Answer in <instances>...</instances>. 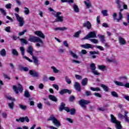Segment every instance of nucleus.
Here are the masks:
<instances>
[{"label":"nucleus","mask_w":129,"mask_h":129,"mask_svg":"<svg viewBox=\"0 0 129 129\" xmlns=\"http://www.w3.org/2000/svg\"><path fill=\"white\" fill-rule=\"evenodd\" d=\"M34 34L38 37L30 35L28 41L32 43H36L35 44V46L37 47V48L43 47V45H44V41H43L40 38L42 39H45V35L40 31H35Z\"/></svg>","instance_id":"f257e3e1"},{"label":"nucleus","mask_w":129,"mask_h":129,"mask_svg":"<svg viewBox=\"0 0 129 129\" xmlns=\"http://www.w3.org/2000/svg\"><path fill=\"white\" fill-rule=\"evenodd\" d=\"M27 52L28 53V54H30V55L32 56V59L34 60L33 63H34L35 65L36 66H39V65H40V63H39V60H38L37 57L34 56V53H33L34 52V48H33V46H30L28 47Z\"/></svg>","instance_id":"f03ea898"},{"label":"nucleus","mask_w":129,"mask_h":129,"mask_svg":"<svg viewBox=\"0 0 129 129\" xmlns=\"http://www.w3.org/2000/svg\"><path fill=\"white\" fill-rule=\"evenodd\" d=\"M111 117V122L112 123H115V126L116 129H122V126H121V124H120V122L116 120V118L114 117L113 114L110 115Z\"/></svg>","instance_id":"7ed1b4c3"},{"label":"nucleus","mask_w":129,"mask_h":129,"mask_svg":"<svg viewBox=\"0 0 129 129\" xmlns=\"http://www.w3.org/2000/svg\"><path fill=\"white\" fill-rule=\"evenodd\" d=\"M47 120L50 121L52 120V123L54 125H56V126H60L61 125V123H60V121L56 118V117L54 116V115L52 114L50 117H49Z\"/></svg>","instance_id":"20e7f679"},{"label":"nucleus","mask_w":129,"mask_h":129,"mask_svg":"<svg viewBox=\"0 0 129 129\" xmlns=\"http://www.w3.org/2000/svg\"><path fill=\"white\" fill-rule=\"evenodd\" d=\"M91 103V102H90V101L85 99H81L79 101V105H80V106L84 110L86 109L87 107L86 105H85L89 104V103Z\"/></svg>","instance_id":"39448f33"},{"label":"nucleus","mask_w":129,"mask_h":129,"mask_svg":"<svg viewBox=\"0 0 129 129\" xmlns=\"http://www.w3.org/2000/svg\"><path fill=\"white\" fill-rule=\"evenodd\" d=\"M13 89L14 91L15 92L16 94H19V91L20 92V93H22L23 92V90H24V88H23V86L21 85L20 84H18V88L17 86H13Z\"/></svg>","instance_id":"423d86ee"},{"label":"nucleus","mask_w":129,"mask_h":129,"mask_svg":"<svg viewBox=\"0 0 129 129\" xmlns=\"http://www.w3.org/2000/svg\"><path fill=\"white\" fill-rule=\"evenodd\" d=\"M61 14H62V13H61L60 12H56V13L54 15V17H55V18H56L55 19L54 22H60V23H62V22H63V19L64 17L63 16H60V15H61Z\"/></svg>","instance_id":"0eeeda50"},{"label":"nucleus","mask_w":129,"mask_h":129,"mask_svg":"<svg viewBox=\"0 0 129 129\" xmlns=\"http://www.w3.org/2000/svg\"><path fill=\"white\" fill-rule=\"evenodd\" d=\"M90 38H97V37L96 36V32H90L83 38V40H88V39H90Z\"/></svg>","instance_id":"6e6552de"},{"label":"nucleus","mask_w":129,"mask_h":129,"mask_svg":"<svg viewBox=\"0 0 129 129\" xmlns=\"http://www.w3.org/2000/svg\"><path fill=\"white\" fill-rule=\"evenodd\" d=\"M17 21L19 22V27H23L24 26V24L25 23V21H24V18L23 17H20L19 14L17 13L14 14Z\"/></svg>","instance_id":"1a4fd4ad"},{"label":"nucleus","mask_w":129,"mask_h":129,"mask_svg":"<svg viewBox=\"0 0 129 129\" xmlns=\"http://www.w3.org/2000/svg\"><path fill=\"white\" fill-rule=\"evenodd\" d=\"M82 48L84 49H93L95 47L94 45L90 44L89 43H85V44H82L81 45Z\"/></svg>","instance_id":"9d476101"},{"label":"nucleus","mask_w":129,"mask_h":129,"mask_svg":"<svg viewBox=\"0 0 129 129\" xmlns=\"http://www.w3.org/2000/svg\"><path fill=\"white\" fill-rule=\"evenodd\" d=\"M25 120H26L27 122H29L30 121V119H29V117H28V116H25V117H20L19 119H16V121H18V122L21 121V122H24Z\"/></svg>","instance_id":"9b49d317"},{"label":"nucleus","mask_w":129,"mask_h":129,"mask_svg":"<svg viewBox=\"0 0 129 129\" xmlns=\"http://www.w3.org/2000/svg\"><path fill=\"white\" fill-rule=\"evenodd\" d=\"M29 74L32 76V77H36V78H39V74L36 71V70H30Z\"/></svg>","instance_id":"f8f14e48"},{"label":"nucleus","mask_w":129,"mask_h":129,"mask_svg":"<svg viewBox=\"0 0 129 129\" xmlns=\"http://www.w3.org/2000/svg\"><path fill=\"white\" fill-rule=\"evenodd\" d=\"M89 54L90 56H91L92 59H96V55H99V51L97 50L94 51H89Z\"/></svg>","instance_id":"ddd939ff"},{"label":"nucleus","mask_w":129,"mask_h":129,"mask_svg":"<svg viewBox=\"0 0 129 129\" xmlns=\"http://www.w3.org/2000/svg\"><path fill=\"white\" fill-rule=\"evenodd\" d=\"M65 93H68V94H71L72 93V91L71 90H68V89H63L59 92V94L61 95H63V94H65Z\"/></svg>","instance_id":"4468645a"},{"label":"nucleus","mask_w":129,"mask_h":129,"mask_svg":"<svg viewBox=\"0 0 129 129\" xmlns=\"http://www.w3.org/2000/svg\"><path fill=\"white\" fill-rule=\"evenodd\" d=\"M83 27H84V28H87L88 30H90V29H91V27H92V25H91L90 22L87 21L83 23Z\"/></svg>","instance_id":"2eb2a0df"},{"label":"nucleus","mask_w":129,"mask_h":129,"mask_svg":"<svg viewBox=\"0 0 129 129\" xmlns=\"http://www.w3.org/2000/svg\"><path fill=\"white\" fill-rule=\"evenodd\" d=\"M74 87L75 89H76L77 91H78V92H80V91H81V86L80 85V84H79V83L77 82H75Z\"/></svg>","instance_id":"dca6fc26"},{"label":"nucleus","mask_w":129,"mask_h":129,"mask_svg":"<svg viewBox=\"0 0 129 129\" xmlns=\"http://www.w3.org/2000/svg\"><path fill=\"white\" fill-rule=\"evenodd\" d=\"M87 83H88V79H87V78H84L81 82L82 86H86V85H87Z\"/></svg>","instance_id":"f3484780"},{"label":"nucleus","mask_w":129,"mask_h":129,"mask_svg":"<svg viewBox=\"0 0 129 129\" xmlns=\"http://www.w3.org/2000/svg\"><path fill=\"white\" fill-rule=\"evenodd\" d=\"M115 3L117 4L118 9H120L121 8V5H123V2L120 0H116Z\"/></svg>","instance_id":"a211bd4d"},{"label":"nucleus","mask_w":129,"mask_h":129,"mask_svg":"<svg viewBox=\"0 0 129 129\" xmlns=\"http://www.w3.org/2000/svg\"><path fill=\"white\" fill-rule=\"evenodd\" d=\"M100 86L103 88L104 91H105V92H108V90H109L108 87L103 84H101Z\"/></svg>","instance_id":"6ab92c4d"},{"label":"nucleus","mask_w":129,"mask_h":129,"mask_svg":"<svg viewBox=\"0 0 129 129\" xmlns=\"http://www.w3.org/2000/svg\"><path fill=\"white\" fill-rule=\"evenodd\" d=\"M48 97L50 100L54 101V102H57V101H58V99H57V98L54 95H49Z\"/></svg>","instance_id":"aec40b11"},{"label":"nucleus","mask_w":129,"mask_h":129,"mask_svg":"<svg viewBox=\"0 0 129 129\" xmlns=\"http://www.w3.org/2000/svg\"><path fill=\"white\" fill-rule=\"evenodd\" d=\"M118 41H119V43H120V44H121V45H125V44H126V42L125 41V40H124L123 38L121 37H119L118 38Z\"/></svg>","instance_id":"412c9836"},{"label":"nucleus","mask_w":129,"mask_h":129,"mask_svg":"<svg viewBox=\"0 0 129 129\" xmlns=\"http://www.w3.org/2000/svg\"><path fill=\"white\" fill-rule=\"evenodd\" d=\"M68 28L66 27H56L54 28L55 31H65V30H68Z\"/></svg>","instance_id":"4be33fe9"},{"label":"nucleus","mask_w":129,"mask_h":129,"mask_svg":"<svg viewBox=\"0 0 129 129\" xmlns=\"http://www.w3.org/2000/svg\"><path fill=\"white\" fill-rule=\"evenodd\" d=\"M0 55L1 56H2V57H5V56L7 55V51H6L5 48L2 49L0 51Z\"/></svg>","instance_id":"5701e85b"},{"label":"nucleus","mask_w":129,"mask_h":129,"mask_svg":"<svg viewBox=\"0 0 129 129\" xmlns=\"http://www.w3.org/2000/svg\"><path fill=\"white\" fill-rule=\"evenodd\" d=\"M124 112L125 121H126V122H129V118L128 116H127V113H128V112L127 111H124Z\"/></svg>","instance_id":"b1692460"},{"label":"nucleus","mask_w":129,"mask_h":129,"mask_svg":"<svg viewBox=\"0 0 129 129\" xmlns=\"http://www.w3.org/2000/svg\"><path fill=\"white\" fill-rule=\"evenodd\" d=\"M98 38L100 39L101 43H104L105 42V36L104 35H97Z\"/></svg>","instance_id":"393cba45"},{"label":"nucleus","mask_w":129,"mask_h":129,"mask_svg":"<svg viewBox=\"0 0 129 129\" xmlns=\"http://www.w3.org/2000/svg\"><path fill=\"white\" fill-rule=\"evenodd\" d=\"M119 79L120 81H122V82H126L127 81V77L126 76H120Z\"/></svg>","instance_id":"a878e982"},{"label":"nucleus","mask_w":129,"mask_h":129,"mask_svg":"<svg viewBox=\"0 0 129 129\" xmlns=\"http://www.w3.org/2000/svg\"><path fill=\"white\" fill-rule=\"evenodd\" d=\"M65 105L66 104H64V102H62L60 104V107L59 108V111H63L65 108Z\"/></svg>","instance_id":"bb28decb"},{"label":"nucleus","mask_w":129,"mask_h":129,"mask_svg":"<svg viewBox=\"0 0 129 129\" xmlns=\"http://www.w3.org/2000/svg\"><path fill=\"white\" fill-rule=\"evenodd\" d=\"M111 95L112 96H113V97H115L116 98H118L119 97L118 94H117V93H116L115 91L111 92Z\"/></svg>","instance_id":"cd10ccee"},{"label":"nucleus","mask_w":129,"mask_h":129,"mask_svg":"<svg viewBox=\"0 0 129 129\" xmlns=\"http://www.w3.org/2000/svg\"><path fill=\"white\" fill-rule=\"evenodd\" d=\"M24 96L26 97V98H29V97H31V95L30 93H29V91L28 90H26L24 92Z\"/></svg>","instance_id":"c85d7f7f"},{"label":"nucleus","mask_w":129,"mask_h":129,"mask_svg":"<svg viewBox=\"0 0 129 129\" xmlns=\"http://www.w3.org/2000/svg\"><path fill=\"white\" fill-rule=\"evenodd\" d=\"M73 9L75 13H79V8H78V6L77 5L74 4L73 6Z\"/></svg>","instance_id":"c756f323"},{"label":"nucleus","mask_w":129,"mask_h":129,"mask_svg":"<svg viewBox=\"0 0 129 129\" xmlns=\"http://www.w3.org/2000/svg\"><path fill=\"white\" fill-rule=\"evenodd\" d=\"M70 53L72 55V57H73V58H75V59H78V55L75 54L74 52H73V51H71Z\"/></svg>","instance_id":"7c9ffc66"},{"label":"nucleus","mask_w":129,"mask_h":129,"mask_svg":"<svg viewBox=\"0 0 129 129\" xmlns=\"http://www.w3.org/2000/svg\"><path fill=\"white\" fill-rule=\"evenodd\" d=\"M114 83L116 84V85H117L118 86H123V83L118 82L117 81H114Z\"/></svg>","instance_id":"2f4dec72"},{"label":"nucleus","mask_w":129,"mask_h":129,"mask_svg":"<svg viewBox=\"0 0 129 129\" xmlns=\"http://www.w3.org/2000/svg\"><path fill=\"white\" fill-rule=\"evenodd\" d=\"M19 107L21 109H22V110H26V109H27V106L24 105L23 104H20L19 105Z\"/></svg>","instance_id":"473e14b6"},{"label":"nucleus","mask_w":129,"mask_h":129,"mask_svg":"<svg viewBox=\"0 0 129 129\" xmlns=\"http://www.w3.org/2000/svg\"><path fill=\"white\" fill-rule=\"evenodd\" d=\"M90 68L91 69L92 71H94L96 69V66H95V64L92 63L90 66Z\"/></svg>","instance_id":"72a5a7b5"},{"label":"nucleus","mask_w":129,"mask_h":129,"mask_svg":"<svg viewBox=\"0 0 129 129\" xmlns=\"http://www.w3.org/2000/svg\"><path fill=\"white\" fill-rule=\"evenodd\" d=\"M90 90H92V91H101L100 88L98 87L94 88V87H91Z\"/></svg>","instance_id":"f704fd0d"},{"label":"nucleus","mask_w":129,"mask_h":129,"mask_svg":"<svg viewBox=\"0 0 129 129\" xmlns=\"http://www.w3.org/2000/svg\"><path fill=\"white\" fill-rule=\"evenodd\" d=\"M19 40L22 44H25L26 45L28 44V41L26 39H25V38H20Z\"/></svg>","instance_id":"c9c22d12"},{"label":"nucleus","mask_w":129,"mask_h":129,"mask_svg":"<svg viewBox=\"0 0 129 129\" xmlns=\"http://www.w3.org/2000/svg\"><path fill=\"white\" fill-rule=\"evenodd\" d=\"M14 106H15V103H14V102L9 103L8 104V107H9V108H10V109H14Z\"/></svg>","instance_id":"e433bc0d"},{"label":"nucleus","mask_w":129,"mask_h":129,"mask_svg":"<svg viewBox=\"0 0 129 129\" xmlns=\"http://www.w3.org/2000/svg\"><path fill=\"white\" fill-rule=\"evenodd\" d=\"M75 100V96H74L73 95H72L71 96H70L69 98V101L70 102H73Z\"/></svg>","instance_id":"4c0bfd02"},{"label":"nucleus","mask_w":129,"mask_h":129,"mask_svg":"<svg viewBox=\"0 0 129 129\" xmlns=\"http://www.w3.org/2000/svg\"><path fill=\"white\" fill-rule=\"evenodd\" d=\"M89 40L90 42L93 43V44H98V40L96 39H89Z\"/></svg>","instance_id":"58836bf2"},{"label":"nucleus","mask_w":129,"mask_h":129,"mask_svg":"<svg viewBox=\"0 0 129 129\" xmlns=\"http://www.w3.org/2000/svg\"><path fill=\"white\" fill-rule=\"evenodd\" d=\"M84 3L85 6H86L87 9H89V8H90V7H91V4H90V2L87 3V2H86V1H84Z\"/></svg>","instance_id":"ea45409f"},{"label":"nucleus","mask_w":129,"mask_h":129,"mask_svg":"<svg viewBox=\"0 0 129 129\" xmlns=\"http://www.w3.org/2000/svg\"><path fill=\"white\" fill-rule=\"evenodd\" d=\"M12 54L14 55V56H19V53H18V51L15 49H12Z\"/></svg>","instance_id":"a19ab883"},{"label":"nucleus","mask_w":129,"mask_h":129,"mask_svg":"<svg viewBox=\"0 0 129 129\" xmlns=\"http://www.w3.org/2000/svg\"><path fill=\"white\" fill-rule=\"evenodd\" d=\"M121 19H122V14L121 13V12H119V17L118 19H116L117 23H118L119 22V21H120V20H121Z\"/></svg>","instance_id":"79ce46f5"},{"label":"nucleus","mask_w":129,"mask_h":129,"mask_svg":"<svg viewBox=\"0 0 129 129\" xmlns=\"http://www.w3.org/2000/svg\"><path fill=\"white\" fill-rule=\"evenodd\" d=\"M118 117L120 120H121V119H123V118H124V115H122V114L120 113H119L118 114Z\"/></svg>","instance_id":"37998d69"},{"label":"nucleus","mask_w":129,"mask_h":129,"mask_svg":"<svg viewBox=\"0 0 129 129\" xmlns=\"http://www.w3.org/2000/svg\"><path fill=\"white\" fill-rule=\"evenodd\" d=\"M24 13L25 15H29V14H30V10L27 7L24 8Z\"/></svg>","instance_id":"c03bdc74"},{"label":"nucleus","mask_w":129,"mask_h":129,"mask_svg":"<svg viewBox=\"0 0 129 129\" xmlns=\"http://www.w3.org/2000/svg\"><path fill=\"white\" fill-rule=\"evenodd\" d=\"M70 114H71V115H74V114H75V113H76V110L74 108H72L70 110Z\"/></svg>","instance_id":"a18cd8bd"},{"label":"nucleus","mask_w":129,"mask_h":129,"mask_svg":"<svg viewBox=\"0 0 129 129\" xmlns=\"http://www.w3.org/2000/svg\"><path fill=\"white\" fill-rule=\"evenodd\" d=\"M27 32V29H24L22 32H19L18 33L19 36H24L25 35V33H26Z\"/></svg>","instance_id":"49530a36"},{"label":"nucleus","mask_w":129,"mask_h":129,"mask_svg":"<svg viewBox=\"0 0 129 129\" xmlns=\"http://www.w3.org/2000/svg\"><path fill=\"white\" fill-rule=\"evenodd\" d=\"M85 95L86 96H90V95H92V93H91V92L89 91H86L85 92Z\"/></svg>","instance_id":"de8ad7c7"},{"label":"nucleus","mask_w":129,"mask_h":129,"mask_svg":"<svg viewBox=\"0 0 129 129\" xmlns=\"http://www.w3.org/2000/svg\"><path fill=\"white\" fill-rule=\"evenodd\" d=\"M20 49L21 52V54L22 55V56H24L25 55V48H24V47H20Z\"/></svg>","instance_id":"09e8293b"},{"label":"nucleus","mask_w":129,"mask_h":129,"mask_svg":"<svg viewBox=\"0 0 129 129\" xmlns=\"http://www.w3.org/2000/svg\"><path fill=\"white\" fill-rule=\"evenodd\" d=\"M80 34H81V31H78L77 32L75 33V35H74V37H75V38H78V37H79V35H80Z\"/></svg>","instance_id":"8fccbe9b"},{"label":"nucleus","mask_w":129,"mask_h":129,"mask_svg":"<svg viewBox=\"0 0 129 129\" xmlns=\"http://www.w3.org/2000/svg\"><path fill=\"white\" fill-rule=\"evenodd\" d=\"M0 12L2 14H3L4 16H7V12H6V11H5L4 9L0 8Z\"/></svg>","instance_id":"3c124183"},{"label":"nucleus","mask_w":129,"mask_h":129,"mask_svg":"<svg viewBox=\"0 0 129 129\" xmlns=\"http://www.w3.org/2000/svg\"><path fill=\"white\" fill-rule=\"evenodd\" d=\"M51 69L53 70V72L55 73H59V70H57V69L54 66L51 67Z\"/></svg>","instance_id":"603ef678"},{"label":"nucleus","mask_w":129,"mask_h":129,"mask_svg":"<svg viewBox=\"0 0 129 129\" xmlns=\"http://www.w3.org/2000/svg\"><path fill=\"white\" fill-rule=\"evenodd\" d=\"M65 79H66V82L68 83V84H71V81L70 80L69 78H68V76H66Z\"/></svg>","instance_id":"864d4df0"},{"label":"nucleus","mask_w":129,"mask_h":129,"mask_svg":"<svg viewBox=\"0 0 129 129\" xmlns=\"http://www.w3.org/2000/svg\"><path fill=\"white\" fill-rule=\"evenodd\" d=\"M98 69H99V70H104V69H105L106 67L105 66H98Z\"/></svg>","instance_id":"5fc2aeb1"},{"label":"nucleus","mask_w":129,"mask_h":129,"mask_svg":"<svg viewBox=\"0 0 129 129\" xmlns=\"http://www.w3.org/2000/svg\"><path fill=\"white\" fill-rule=\"evenodd\" d=\"M5 8H6V9H8V10L12 9V4L9 3L7 5H6Z\"/></svg>","instance_id":"6e6d98bb"},{"label":"nucleus","mask_w":129,"mask_h":129,"mask_svg":"<svg viewBox=\"0 0 129 129\" xmlns=\"http://www.w3.org/2000/svg\"><path fill=\"white\" fill-rule=\"evenodd\" d=\"M6 98L8 100H11L12 101H16V100L14 99V98L12 97V96H7Z\"/></svg>","instance_id":"4d7b16f0"},{"label":"nucleus","mask_w":129,"mask_h":129,"mask_svg":"<svg viewBox=\"0 0 129 129\" xmlns=\"http://www.w3.org/2000/svg\"><path fill=\"white\" fill-rule=\"evenodd\" d=\"M95 47L99 49V50H101V51H104V48L101 46L96 45Z\"/></svg>","instance_id":"13d9d810"},{"label":"nucleus","mask_w":129,"mask_h":129,"mask_svg":"<svg viewBox=\"0 0 129 129\" xmlns=\"http://www.w3.org/2000/svg\"><path fill=\"white\" fill-rule=\"evenodd\" d=\"M75 76L78 80H81V79H82V77L79 75H75Z\"/></svg>","instance_id":"bf43d9fd"},{"label":"nucleus","mask_w":129,"mask_h":129,"mask_svg":"<svg viewBox=\"0 0 129 129\" xmlns=\"http://www.w3.org/2000/svg\"><path fill=\"white\" fill-rule=\"evenodd\" d=\"M4 77L5 79H8L9 80H11V78L8 76V75L3 73Z\"/></svg>","instance_id":"052dcab7"},{"label":"nucleus","mask_w":129,"mask_h":129,"mask_svg":"<svg viewBox=\"0 0 129 129\" xmlns=\"http://www.w3.org/2000/svg\"><path fill=\"white\" fill-rule=\"evenodd\" d=\"M101 13L104 16H107V10H103L101 11Z\"/></svg>","instance_id":"680f3d73"},{"label":"nucleus","mask_w":129,"mask_h":129,"mask_svg":"<svg viewBox=\"0 0 129 129\" xmlns=\"http://www.w3.org/2000/svg\"><path fill=\"white\" fill-rule=\"evenodd\" d=\"M5 31L6 32H7V33H11V27L10 26L7 27L5 28Z\"/></svg>","instance_id":"e2e57ef3"},{"label":"nucleus","mask_w":129,"mask_h":129,"mask_svg":"<svg viewBox=\"0 0 129 129\" xmlns=\"http://www.w3.org/2000/svg\"><path fill=\"white\" fill-rule=\"evenodd\" d=\"M92 72L95 75H100V73L97 72V71H96V70L92 71Z\"/></svg>","instance_id":"0e129e2a"},{"label":"nucleus","mask_w":129,"mask_h":129,"mask_svg":"<svg viewBox=\"0 0 129 129\" xmlns=\"http://www.w3.org/2000/svg\"><path fill=\"white\" fill-rule=\"evenodd\" d=\"M42 80L43 81H45V82H47L48 81V77L46 76H44L42 77Z\"/></svg>","instance_id":"69168bd1"},{"label":"nucleus","mask_w":129,"mask_h":129,"mask_svg":"<svg viewBox=\"0 0 129 129\" xmlns=\"http://www.w3.org/2000/svg\"><path fill=\"white\" fill-rule=\"evenodd\" d=\"M96 21L97 24H100V16H97Z\"/></svg>","instance_id":"338daca9"},{"label":"nucleus","mask_w":129,"mask_h":129,"mask_svg":"<svg viewBox=\"0 0 129 129\" xmlns=\"http://www.w3.org/2000/svg\"><path fill=\"white\" fill-rule=\"evenodd\" d=\"M123 98L127 100V101H129V96L128 95H124L123 96Z\"/></svg>","instance_id":"774afa93"}]
</instances>
